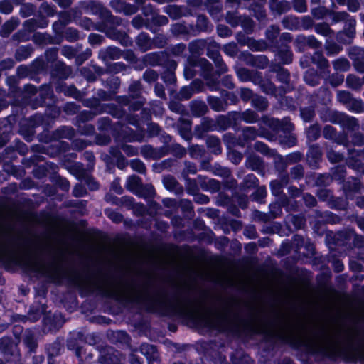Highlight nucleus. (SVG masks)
Masks as SVG:
<instances>
[{
  "label": "nucleus",
  "instance_id": "1",
  "mask_svg": "<svg viewBox=\"0 0 364 364\" xmlns=\"http://www.w3.org/2000/svg\"><path fill=\"white\" fill-rule=\"evenodd\" d=\"M72 280L86 294L97 292L119 302L137 304L146 311L160 316H177L203 332L215 331L237 335L242 328L252 324L250 320L242 318L230 306L224 307L211 315L200 312L196 301L190 296L189 291L182 287H178L169 299L166 294L159 291L151 294L147 284L139 289L133 283L112 279L102 270L85 278H82L78 273H74Z\"/></svg>",
  "mask_w": 364,
  "mask_h": 364
},
{
  "label": "nucleus",
  "instance_id": "2",
  "mask_svg": "<svg viewBox=\"0 0 364 364\" xmlns=\"http://www.w3.org/2000/svg\"><path fill=\"white\" fill-rule=\"evenodd\" d=\"M65 252L58 249L48 262H42L29 254H20L16 240L11 237H0V262L9 270L21 268L37 277L57 284L71 279L72 271L63 264Z\"/></svg>",
  "mask_w": 364,
  "mask_h": 364
},
{
  "label": "nucleus",
  "instance_id": "3",
  "mask_svg": "<svg viewBox=\"0 0 364 364\" xmlns=\"http://www.w3.org/2000/svg\"><path fill=\"white\" fill-rule=\"evenodd\" d=\"M275 337L282 343L294 346H304L312 355H321L335 360L342 358L346 362L364 364V343L355 344L358 331L349 330L347 332V344L341 346L331 341L327 333L322 331L314 333L311 336L300 338L286 327L280 326L274 332Z\"/></svg>",
  "mask_w": 364,
  "mask_h": 364
},
{
  "label": "nucleus",
  "instance_id": "4",
  "mask_svg": "<svg viewBox=\"0 0 364 364\" xmlns=\"http://www.w3.org/2000/svg\"><path fill=\"white\" fill-rule=\"evenodd\" d=\"M49 133L46 132L39 136L40 141H44L45 144L36 145L33 148L35 151L46 154L50 157H55L62 152L69 149V144L62 141L51 139Z\"/></svg>",
  "mask_w": 364,
  "mask_h": 364
},
{
  "label": "nucleus",
  "instance_id": "5",
  "mask_svg": "<svg viewBox=\"0 0 364 364\" xmlns=\"http://www.w3.org/2000/svg\"><path fill=\"white\" fill-rule=\"evenodd\" d=\"M254 81L255 85H258L262 92L274 97L281 103H283L282 100V96L286 93L290 92L291 89V87H289L287 89H285L284 86L277 87L268 77V74H266V77H264L262 73H259L257 78Z\"/></svg>",
  "mask_w": 364,
  "mask_h": 364
},
{
  "label": "nucleus",
  "instance_id": "6",
  "mask_svg": "<svg viewBox=\"0 0 364 364\" xmlns=\"http://www.w3.org/2000/svg\"><path fill=\"white\" fill-rule=\"evenodd\" d=\"M44 117L41 114H36L28 119H23L20 122L19 134L22 135L26 141H31L35 135V128L41 125Z\"/></svg>",
  "mask_w": 364,
  "mask_h": 364
},
{
  "label": "nucleus",
  "instance_id": "7",
  "mask_svg": "<svg viewBox=\"0 0 364 364\" xmlns=\"http://www.w3.org/2000/svg\"><path fill=\"white\" fill-rule=\"evenodd\" d=\"M257 136L264 137L269 141L273 140L274 138L273 136L267 134L262 128L257 130L253 127H245L242 129V135L238 137L237 144L240 146L244 147L254 141Z\"/></svg>",
  "mask_w": 364,
  "mask_h": 364
},
{
  "label": "nucleus",
  "instance_id": "8",
  "mask_svg": "<svg viewBox=\"0 0 364 364\" xmlns=\"http://www.w3.org/2000/svg\"><path fill=\"white\" fill-rule=\"evenodd\" d=\"M70 171L77 179L84 181L91 191L97 190L98 183L90 175L91 171L85 169L84 165L80 162H75L70 167Z\"/></svg>",
  "mask_w": 364,
  "mask_h": 364
},
{
  "label": "nucleus",
  "instance_id": "9",
  "mask_svg": "<svg viewBox=\"0 0 364 364\" xmlns=\"http://www.w3.org/2000/svg\"><path fill=\"white\" fill-rule=\"evenodd\" d=\"M6 100H0V112L8 107ZM14 118L9 116L0 121V147L4 146L10 138Z\"/></svg>",
  "mask_w": 364,
  "mask_h": 364
},
{
  "label": "nucleus",
  "instance_id": "10",
  "mask_svg": "<svg viewBox=\"0 0 364 364\" xmlns=\"http://www.w3.org/2000/svg\"><path fill=\"white\" fill-rule=\"evenodd\" d=\"M345 26L343 31L336 34V39L339 42L348 44L350 43L355 36V19L349 15L348 18L344 21Z\"/></svg>",
  "mask_w": 364,
  "mask_h": 364
},
{
  "label": "nucleus",
  "instance_id": "11",
  "mask_svg": "<svg viewBox=\"0 0 364 364\" xmlns=\"http://www.w3.org/2000/svg\"><path fill=\"white\" fill-rule=\"evenodd\" d=\"M348 156L346 163L349 168H351L364 175V149H348Z\"/></svg>",
  "mask_w": 364,
  "mask_h": 364
},
{
  "label": "nucleus",
  "instance_id": "12",
  "mask_svg": "<svg viewBox=\"0 0 364 364\" xmlns=\"http://www.w3.org/2000/svg\"><path fill=\"white\" fill-rule=\"evenodd\" d=\"M123 360V355L112 347L106 346L100 351V364H121Z\"/></svg>",
  "mask_w": 364,
  "mask_h": 364
},
{
  "label": "nucleus",
  "instance_id": "13",
  "mask_svg": "<svg viewBox=\"0 0 364 364\" xmlns=\"http://www.w3.org/2000/svg\"><path fill=\"white\" fill-rule=\"evenodd\" d=\"M323 137L328 140L333 141L339 145H343L346 147L348 146L349 139L348 135L346 132L338 133L335 127L331 125H326L323 129Z\"/></svg>",
  "mask_w": 364,
  "mask_h": 364
},
{
  "label": "nucleus",
  "instance_id": "14",
  "mask_svg": "<svg viewBox=\"0 0 364 364\" xmlns=\"http://www.w3.org/2000/svg\"><path fill=\"white\" fill-rule=\"evenodd\" d=\"M140 153L145 159L156 160L168 155V150L166 145L155 148L151 145L146 144L141 146Z\"/></svg>",
  "mask_w": 364,
  "mask_h": 364
},
{
  "label": "nucleus",
  "instance_id": "15",
  "mask_svg": "<svg viewBox=\"0 0 364 364\" xmlns=\"http://www.w3.org/2000/svg\"><path fill=\"white\" fill-rule=\"evenodd\" d=\"M103 32L107 38L119 42L122 46L129 47L132 46V39L124 31L117 30L116 28L105 27Z\"/></svg>",
  "mask_w": 364,
  "mask_h": 364
},
{
  "label": "nucleus",
  "instance_id": "16",
  "mask_svg": "<svg viewBox=\"0 0 364 364\" xmlns=\"http://www.w3.org/2000/svg\"><path fill=\"white\" fill-rule=\"evenodd\" d=\"M79 8L85 14L98 15L102 21L107 9L103 5L97 1H84L79 4Z\"/></svg>",
  "mask_w": 364,
  "mask_h": 364
},
{
  "label": "nucleus",
  "instance_id": "17",
  "mask_svg": "<svg viewBox=\"0 0 364 364\" xmlns=\"http://www.w3.org/2000/svg\"><path fill=\"white\" fill-rule=\"evenodd\" d=\"M342 189L347 199L353 200L352 193H361L363 189L361 181L355 177H349L343 183Z\"/></svg>",
  "mask_w": 364,
  "mask_h": 364
},
{
  "label": "nucleus",
  "instance_id": "18",
  "mask_svg": "<svg viewBox=\"0 0 364 364\" xmlns=\"http://www.w3.org/2000/svg\"><path fill=\"white\" fill-rule=\"evenodd\" d=\"M237 111L229 112L226 115H218L215 118L217 132H224L237 124Z\"/></svg>",
  "mask_w": 364,
  "mask_h": 364
},
{
  "label": "nucleus",
  "instance_id": "19",
  "mask_svg": "<svg viewBox=\"0 0 364 364\" xmlns=\"http://www.w3.org/2000/svg\"><path fill=\"white\" fill-rule=\"evenodd\" d=\"M122 56V50L116 46H108L99 50L98 58L107 65L110 60H118Z\"/></svg>",
  "mask_w": 364,
  "mask_h": 364
},
{
  "label": "nucleus",
  "instance_id": "20",
  "mask_svg": "<svg viewBox=\"0 0 364 364\" xmlns=\"http://www.w3.org/2000/svg\"><path fill=\"white\" fill-rule=\"evenodd\" d=\"M343 129L342 132H355L359 129L358 119L353 116H350L345 112H342L339 121L337 124Z\"/></svg>",
  "mask_w": 364,
  "mask_h": 364
},
{
  "label": "nucleus",
  "instance_id": "21",
  "mask_svg": "<svg viewBox=\"0 0 364 364\" xmlns=\"http://www.w3.org/2000/svg\"><path fill=\"white\" fill-rule=\"evenodd\" d=\"M110 6L116 12L123 13L127 16L134 14L139 11L136 5L127 3L124 0H112Z\"/></svg>",
  "mask_w": 364,
  "mask_h": 364
},
{
  "label": "nucleus",
  "instance_id": "22",
  "mask_svg": "<svg viewBox=\"0 0 364 364\" xmlns=\"http://www.w3.org/2000/svg\"><path fill=\"white\" fill-rule=\"evenodd\" d=\"M167 57L168 53L166 51L151 52L144 55L142 61L146 65L159 66L164 65Z\"/></svg>",
  "mask_w": 364,
  "mask_h": 364
},
{
  "label": "nucleus",
  "instance_id": "23",
  "mask_svg": "<svg viewBox=\"0 0 364 364\" xmlns=\"http://www.w3.org/2000/svg\"><path fill=\"white\" fill-rule=\"evenodd\" d=\"M113 136L116 141L118 140V138L122 137L124 142H142L144 138V134L142 132L137 133L129 127H125L121 134L114 132Z\"/></svg>",
  "mask_w": 364,
  "mask_h": 364
},
{
  "label": "nucleus",
  "instance_id": "24",
  "mask_svg": "<svg viewBox=\"0 0 364 364\" xmlns=\"http://www.w3.org/2000/svg\"><path fill=\"white\" fill-rule=\"evenodd\" d=\"M311 63L316 65L320 71L321 75H329L330 74V65L329 61L324 57L323 53L319 51H316L311 55Z\"/></svg>",
  "mask_w": 364,
  "mask_h": 364
},
{
  "label": "nucleus",
  "instance_id": "25",
  "mask_svg": "<svg viewBox=\"0 0 364 364\" xmlns=\"http://www.w3.org/2000/svg\"><path fill=\"white\" fill-rule=\"evenodd\" d=\"M57 92L63 93L65 96L73 97L77 100H81L85 95V92L80 91L74 85H67L65 83L60 82L55 87Z\"/></svg>",
  "mask_w": 364,
  "mask_h": 364
},
{
  "label": "nucleus",
  "instance_id": "26",
  "mask_svg": "<svg viewBox=\"0 0 364 364\" xmlns=\"http://www.w3.org/2000/svg\"><path fill=\"white\" fill-rule=\"evenodd\" d=\"M170 32L173 36H186L190 34L193 36L195 33V27L192 24H187L185 22L176 23L171 25Z\"/></svg>",
  "mask_w": 364,
  "mask_h": 364
},
{
  "label": "nucleus",
  "instance_id": "27",
  "mask_svg": "<svg viewBox=\"0 0 364 364\" xmlns=\"http://www.w3.org/2000/svg\"><path fill=\"white\" fill-rule=\"evenodd\" d=\"M195 65L204 80H208L214 76L213 65L207 59L204 58H196Z\"/></svg>",
  "mask_w": 364,
  "mask_h": 364
},
{
  "label": "nucleus",
  "instance_id": "28",
  "mask_svg": "<svg viewBox=\"0 0 364 364\" xmlns=\"http://www.w3.org/2000/svg\"><path fill=\"white\" fill-rule=\"evenodd\" d=\"M322 151L318 144H314L309 146L306 154L307 162L313 168H317L319 162L321 160Z\"/></svg>",
  "mask_w": 364,
  "mask_h": 364
},
{
  "label": "nucleus",
  "instance_id": "29",
  "mask_svg": "<svg viewBox=\"0 0 364 364\" xmlns=\"http://www.w3.org/2000/svg\"><path fill=\"white\" fill-rule=\"evenodd\" d=\"M72 74V68L66 65L64 62H57L52 70L51 75L53 77L58 78L60 80H65Z\"/></svg>",
  "mask_w": 364,
  "mask_h": 364
},
{
  "label": "nucleus",
  "instance_id": "30",
  "mask_svg": "<svg viewBox=\"0 0 364 364\" xmlns=\"http://www.w3.org/2000/svg\"><path fill=\"white\" fill-rule=\"evenodd\" d=\"M75 136V130L69 126H61L55 129L50 135V140L60 141L61 139L71 140Z\"/></svg>",
  "mask_w": 364,
  "mask_h": 364
},
{
  "label": "nucleus",
  "instance_id": "31",
  "mask_svg": "<svg viewBox=\"0 0 364 364\" xmlns=\"http://www.w3.org/2000/svg\"><path fill=\"white\" fill-rule=\"evenodd\" d=\"M148 360L149 364H158L159 353L155 346L149 343H143L139 349Z\"/></svg>",
  "mask_w": 364,
  "mask_h": 364
},
{
  "label": "nucleus",
  "instance_id": "32",
  "mask_svg": "<svg viewBox=\"0 0 364 364\" xmlns=\"http://www.w3.org/2000/svg\"><path fill=\"white\" fill-rule=\"evenodd\" d=\"M102 114H108L115 119H121L126 115V110L119 105L114 103H105Z\"/></svg>",
  "mask_w": 364,
  "mask_h": 364
},
{
  "label": "nucleus",
  "instance_id": "33",
  "mask_svg": "<svg viewBox=\"0 0 364 364\" xmlns=\"http://www.w3.org/2000/svg\"><path fill=\"white\" fill-rule=\"evenodd\" d=\"M102 114H108L115 119H121L126 115V110L119 105L114 103H105Z\"/></svg>",
  "mask_w": 364,
  "mask_h": 364
},
{
  "label": "nucleus",
  "instance_id": "34",
  "mask_svg": "<svg viewBox=\"0 0 364 364\" xmlns=\"http://www.w3.org/2000/svg\"><path fill=\"white\" fill-rule=\"evenodd\" d=\"M152 41V38L146 32H141L135 38L137 48L142 53L154 49Z\"/></svg>",
  "mask_w": 364,
  "mask_h": 364
},
{
  "label": "nucleus",
  "instance_id": "35",
  "mask_svg": "<svg viewBox=\"0 0 364 364\" xmlns=\"http://www.w3.org/2000/svg\"><path fill=\"white\" fill-rule=\"evenodd\" d=\"M236 75L241 82H252L255 85V80L257 78L260 72L249 70L246 68L240 67L235 68Z\"/></svg>",
  "mask_w": 364,
  "mask_h": 364
},
{
  "label": "nucleus",
  "instance_id": "36",
  "mask_svg": "<svg viewBox=\"0 0 364 364\" xmlns=\"http://www.w3.org/2000/svg\"><path fill=\"white\" fill-rule=\"evenodd\" d=\"M275 56L283 65H289L293 61L294 54L291 48L286 45L282 44L275 53Z\"/></svg>",
  "mask_w": 364,
  "mask_h": 364
},
{
  "label": "nucleus",
  "instance_id": "37",
  "mask_svg": "<svg viewBox=\"0 0 364 364\" xmlns=\"http://www.w3.org/2000/svg\"><path fill=\"white\" fill-rule=\"evenodd\" d=\"M342 112L330 108H324L318 112V115L323 122H331L337 124Z\"/></svg>",
  "mask_w": 364,
  "mask_h": 364
},
{
  "label": "nucleus",
  "instance_id": "38",
  "mask_svg": "<svg viewBox=\"0 0 364 364\" xmlns=\"http://www.w3.org/2000/svg\"><path fill=\"white\" fill-rule=\"evenodd\" d=\"M177 127L180 136L184 140L190 141L192 139L191 121L188 119L180 117Z\"/></svg>",
  "mask_w": 364,
  "mask_h": 364
},
{
  "label": "nucleus",
  "instance_id": "39",
  "mask_svg": "<svg viewBox=\"0 0 364 364\" xmlns=\"http://www.w3.org/2000/svg\"><path fill=\"white\" fill-rule=\"evenodd\" d=\"M48 20L44 16L39 18H33L25 21L23 23V27L33 33L38 28H45L48 27Z\"/></svg>",
  "mask_w": 364,
  "mask_h": 364
},
{
  "label": "nucleus",
  "instance_id": "40",
  "mask_svg": "<svg viewBox=\"0 0 364 364\" xmlns=\"http://www.w3.org/2000/svg\"><path fill=\"white\" fill-rule=\"evenodd\" d=\"M191 114L193 117H200L205 115L208 108L205 102L201 100H193L189 104Z\"/></svg>",
  "mask_w": 364,
  "mask_h": 364
},
{
  "label": "nucleus",
  "instance_id": "41",
  "mask_svg": "<svg viewBox=\"0 0 364 364\" xmlns=\"http://www.w3.org/2000/svg\"><path fill=\"white\" fill-rule=\"evenodd\" d=\"M31 40L36 45L41 46L57 44L56 38L47 33L36 32L33 35Z\"/></svg>",
  "mask_w": 364,
  "mask_h": 364
},
{
  "label": "nucleus",
  "instance_id": "42",
  "mask_svg": "<svg viewBox=\"0 0 364 364\" xmlns=\"http://www.w3.org/2000/svg\"><path fill=\"white\" fill-rule=\"evenodd\" d=\"M282 208L280 200L279 203H273L269 205V215L261 212H257V214L262 220L266 221L270 218L274 219L280 217L282 214Z\"/></svg>",
  "mask_w": 364,
  "mask_h": 364
},
{
  "label": "nucleus",
  "instance_id": "43",
  "mask_svg": "<svg viewBox=\"0 0 364 364\" xmlns=\"http://www.w3.org/2000/svg\"><path fill=\"white\" fill-rule=\"evenodd\" d=\"M165 65L168 67V68L163 73L161 79L166 84L175 83L176 81V77L174 71L177 68V63L173 60H170L167 61V63Z\"/></svg>",
  "mask_w": 364,
  "mask_h": 364
},
{
  "label": "nucleus",
  "instance_id": "44",
  "mask_svg": "<svg viewBox=\"0 0 364 364\" xmlns=\"http://www.w3.org/2000/svg\"><path fill=\"white\" fill-rule=\"evenodd\" d=\"M80 101L84 107L92 109V112H94L95 114H102L101 110L103 109L104 107L102 106H104L105 103H102L97 96L82 98Z\"/></svg>",
  "mask_w": 364,
  "mask_h": 364
},
{
  "label": "nucleus",
  "instance_id": "45",
  "mask_svg": "<svg viewBox=\"0 0 364 364\" xmlns=\"http://www.w3.org/2000/svg\"><path fill=\"white\" fill-rule=\"evenodd\" d=\"M209 38L206 39H196L192 41L188 45L189 52L192 55H201L204 53L209 42Z\"/></svg>",
  "mask_w": 364,
  "mask_h": 364
},
{
  "label": "nucleus",
  "instance_id": "46",
  "mask_svg": "<svg viewBox=\"0 0 364 364\" xmlns=\"http://www.w3.org/2000/svg\"><path fill=\"white\" fill-rule=\"evenodd\" d=\"M269 9L274 15H281L289 11L291 9V4L287 0L277 1L275 3L270 4Z\"/></svg>",
  "mask_w": 364,
  "mask_h": 364
},
{
  "label": "nucleus",
  "instance_id": "47",
  "mask_svg": "<svg viewBox=\"0 0 364 364\" xmlns=\"http://www.w3.org/2000/svg\"><path fill=\"white\" fill-rule=\"evenodd\" d=\"M272 72L277 73V80L278 82L284 84L285 89L291 87V92L294 90V86L289 83L290 81V73L284 68L279 67L278 69L272 70Z\"/></svg>",
  "mask_w": 364,
  "mask_h": 364
},
{
  "label": "nucleus",
  "instance_id": "48",
  "mask_svg": "<svg viewBox=\"0 0 364 364\" xmlns=\"http://www.w3.org/2000/svg\"><path fill=\"white\" fill-rule=\"evenodd\" d=\"M282 24L284 28L289 31L300 30V18L295 15L285 16L282 20Z\"/></svg>",
  "mask_w": 364,
  "mask_h": 364
},
{
  "label": "nucleus",
  "instance_id": "49",
  "mask_svg": "<svg viewBox=\"0 0 364 364\" xmlns=\"http://www.w3.org/2000/svg\"><path fill=\"white\" fill-rule=\"evenodd\" d=\"M19 23L20 21L17 17H11L2 25L0 29V36L4 38L8 37Z\"/></svg>",
  "mask_w": 364,
  "mask_h": 364
},
{
  "label": "nucleus",
  "instance_id": "50",
  "mask_svg": "<svg viewBox=\"0 0 364 364\" xmlns=\"http://www.w3.org/2000/svg\"><path fill=\"white\" fill-rule=\"evenodd\" d=\"M207 102L211 108L212 110L220 112L225 111L227 108V102H224L221 98L213 96L208 95L207 97Z\"/></svg>",
  "mask_w": 364,
  "mask_h": 364
},
{
  "label": "nucleus",
  "instance_id": "51",
  "mask_svg": "<svg viewBox=\"0 0 364 364\" xmlns=\"http://www.w3.org/2000/svg\"><path fill=\"white\" fill-rule=\"evenodd\" d=\"M101 84L114 95H116L119 91L121 85V80L118 77L111 76L107 80L100 79Z\"/></svg>",
  "mask_w": 364,
  "mask_h": 364
},
{
  "label": "nucleus",
  "instance_id": "52",
  "mask_svg": "<svg viewBox=\"0 0 364 364\" xmlns=\"http://www.w3.org/2000/svg\"><path fill=\"white\" fill-rule=\"evenodd\" d=\"M237 124L240 121H243L247 124H254L257 122L259 119L258 114L250 109H247L242 112H237Z\"/></svg>",
  "mask_w": 364,
  "mask_h": 364
},
{
  "label": "nucleus",
  "instance_id": "53",
  "mask_svg": "<svg viewBox=\"0 0 364 364\" xmlns=\"http://www.w3.org/2000/svg\"><path fill=\"white\" fill-rule=\"evenodd\" d=\"M75 22L77 25L83 28L87 31L90 30H96L98 31L103 32L105 31V26L102 23H95L92 21V20L87 17H83L80 18L79 21L75 20Z\"/></svg>",
  "mask_w": 364,
  "mask_h": 364
},
{
  "label": "nucleus",
  "instance_id": "54",
  "mask_svg": "<svg viewBox=\"0 0 364 364\" xmlns=\"http://www.w3.org/2000/svg\"><path fill=\"white\" fill-rule=\"evenodd\" d=\"M34 48L31 45L21 46L16 50L15 59L18 62L26 60L31 57Z\"/></svg>",
  "mask_w": 364,
  "mask_h": 364
},
{
  "label": "nucleus",
  "instance_id": "55",
  "mask_svg": "<svg viewBox=\"0 0 364 364\" xmlns=\"http://www.w3.org/2000/svg\"><path fill=\"white\" fill-rule=\"evenodd\" d=\"M206 145L211 153L219 155L222 152V146L220 139L216 136H209L206 139Z\"/></svg>",
  "mask_w": 364,
  "mask_h": 364
},
{
  "label": "nucleus",
  "instance_id": "56",
  "mask_svg": "<svg viewBox=\"0 0 364 364\" xmlns=\"http://www.w3.org/2000/svg\"><path fill=\"white\" fill-rule=\"evenodd\" d=\"M206 50L207 56L213 61L221 57L220 53V45L212 38L209 39Z\"/></svg>",
  "mask_w": 364,
  "mask_h": 364
},
{
  "label": "nucleus",
  "instance_id": "57",
  "mask_svg": "<svg viewBox=\"0 0 364 364\" xmlns=\"http://www.w3.org/2000/svg\"><path fill=\"white\" fill-rule=\"evenodd\" d=\"M285 223L292 225L296 230L302 229L306 223V219L302 215H288L285 218Z\"/></svg>",
  "mask_w": 364,
  "mask_h": 364
},
{
  "label": "nucleus",
  "instance_id": "58",
  "mask_svg": "<svg viewBox=\"0 0 364 364\" xmlns=\"http://www.w3.org/2000/svg\"><path fill=\"white\" fill-rule=\"evenodd\" d=\"M248 48L252 52H264L269 48V44L264 39L251 38Z\"/></svg>",
  "mask_w": 364,
  "mask_h": 364
},
{
  "label": "nucleus",
  "instance_id": "59",
  "mask_svg": "<svg viewBox=\"0 0 364 364\" xmlns=\"http://www.w3.org/2000/svg\"><path fill=\"white\" fill-rule=\"evenodd\" d=\"M259 3L253 4L250 6V9L254 14V16L260 22L266 18V11L264 9V4L266 0H258Z\"/></svg>",
  "mask_w": 364,
  "mask_h": 364
},
{
  "label": "nucleus",
  "instance_id": "60",
  "mask_svg": "<svg viewBox=\"0 0 364 364\" xmlns=\"http://www.w3.org/2000/svg\"><path fill=\"white\" fill-rule=\"evenodd\" d=\"M321 76L315 69L311 68L305 72L304 80L307 85L314 87L319 84Z\"/></svg>",
  "mask_w": 364,
  "mask_h": 364
},
{
  "label": "nucleus",
  "instance_id": "61",
  "mask_svg": "<svg viewBox=\"0 0 364 364\" xmlns=\"http://www.w3.org/2000/svg\"><path fill=\"white\" fill-rule=\"evenodd\" d=\"M363 85V78L361 79L354 74L347 75L346 79V85L347 87L353 90L360 91Z\"/></svg>",
  "mask_w": 364,
  "mask_h": 364
},
{
  "label": "nucleus",
  "instance_id": "62",
  "mask_svg": "<svg viewBox=\"0 0 364 364\" xmlns=\"http://www.w3.org/2000/svg\"><path fill=\"white\" fill-rule=\"evenodd\" d=\"M348 200L346 198L334 197L333 196L331 199L328 200V206L331 209L345 210L348 205Z\"/></svg>",
  "mask_w": 364,
  "mask_h": 364
},
{
  "label": "nucleus",
  "instance_id": "63",
  "mask_svg": "<svg viewBox=\"0 0 364 364\" xmlns=\"http://www.w3.org/2000/svg\"><path fill=\"white\" fill-rule=\"evenodd\" d=\"M163 183L164 187L170 191L177 193L182 190V187L177 181V180L171 175H168L164 177Z\"/></svg>",
  "mask_w": 364,
  "mask_h": 364
},
{
  "label": "nucleus",
  "instance_id": "64",
  "mask_svg": "<svg viewBox=\"0 0 364 364\" xmlns=\"http://www.w3.org/2000/svg\"><path fill=\"white\" fill-rule=\"evenodd\" d=\"M332 65L336 72H347L350 69V61L344 57L333 60Z\"/></svg>",
  "mask_w": 364,
  "mask_h": 364
}]
</instances>
